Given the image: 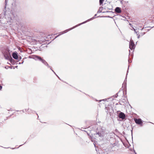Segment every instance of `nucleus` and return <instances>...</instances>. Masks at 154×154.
<instances>
[{"label":"nucleus","mask_w":154,"mask_h":154,"mask_svg":"<svg viewBox=\"0 0 154 154\" xmlns=\"http://www.w3.org/2000/svg\"><path fill=\"white\" fill-rule=\"evenodd\" d=\"M1 51L4 58H12L11 51L9 47L7 46H4L1 48Z\"/></svg>","instance_id":"nucleus-1"},{"label":"nucleus","mask_w":154,"mask_h":154,"mask_svg":"<svg viewBox=\"0 0 154 154\" xmlns=\"http://www.w3.org/2000/svg\"><path fill=\"white\" fill-rule=\"evenodd\" d=\"M34 59H35V60H39V61H41L46 66H47L48 67H50V69L58 77V78H59V77L55 73L54 71V70L52 69L51 67L48 66V63H47V62L45 60H44L43 58H37V59H36L35 58H34Z\"/></svg>","instance_id":"nucleus-2"},{"label":"nucleus","mask_w":154,"mask_h":154,"mask_svg":"<svg viewBox=\"0 0 154 154\" xmlns=\"http://www.w3.org/2000/svg\"><path fill=\"white\" fill-rule=\"evenodd\" d=\"M5 59H8V60H10V62H11V63L12 64H14L16 63L17 61H16L14 59L17 60H20L22 58H14V59H13V58H5Z\"/></svg>","instance_id":"nucleus-3"},{"label":"nucleus","mask_w":154,"mask_h":154,"mask_svg":"<svg viewBox=\"0 0 154 154\" xmlns=\"http://www.w3.org/2000/svg\"><path fill=\"white\" fill-rule=\"evenodd\" d=\"M129 48L131 50H133L135 48V44L133 40H131L130 41Z\"/></svg>","instance_id":"nucleus-4"},{"label":"nucleus","mask_w":154,"mask_h":154,"mask_svg":"<svg viewBox=\"0 0 154 154\" xmlns=\"http://www.w3.org/2000/svg\"><path fill=\"white\" fill-rule=\"evenodd\" d=\"M134 120L136 124L140 125L141 126L142 125V122L141 119H135Z\"/></svg>","instance_id":"nucleus-5"},{"label":"nucleus","mask_w":154,"mask_h":154,"mask_svg":"<svg viewBox=\"0 0 154 154\" xmlns=\"http://www.w3.org/2000/svg\"><path fill=\"white\" fill-rule=\"evenodd\" d=\"M119 116L120 118L122 119L123 120L125 119V115L124 113L121 112L119 113Z\"/></svg>","instance_id":"nucleus-6"},{"label":"nucleus","mask_w":154,"mask_h":154,"mask_svg":"<svg viewBox=\"0 0 154 154\" xmlns=\"http://www.w3.org/2000/svg\"><path fill=\"white\" fill-rule=\"evenodd\" d=\"M12 56L13 58H18V53L17 52L15 51L12 53Z\"/></svg>","instance_id":"nucleus-7"},{"label":"nucleus","mask_w":154,"mask_h":154,"mask_svg":"<svg viewBox=\"0 0 154 154\" xmlns=\"http://www.w3.org/2000/svg\"><path fill=\"white\" fill-rule=\"evenodd\" d=\"M115 11L118 13H120L121 12V10L120 8L119 7H116L115 9Z\"/></svg>","instance_id":"nucleus-8"},{"label":"nucleus","mask_w":154,"mask_h":154,"mask_svg":"<svg viewBox=\"0 0 154 154\" xmlns=\"http://www.w3.org/2000/svg\"><path fill=\"white\" fill-rule=\"evenodd\" d=\"M96 134H98L99 137H103V131H100L98 133H97Z\"/></svg>","instance_id":"nucleus-9"},{"label":"nucleus","mask_w":154,"mask_h":154,"mask_svg":"<svg viewBox=\"0 0 154 154\" xmlns=\"http://www.w3.org/2000/svg\"><path fill=\"white\" fill-rule=\"evenodd\" d=\"M128 74V73H127L126 76V78L125 79V81L122 84V86H124V87H126V79H127V75Z\"/></svg>","instance_id":"nucleus-10"},{"label":"nucleus","mask_w":154,"mask_h":154,"mask_svg":"<svg viewBox=\"0 0 154 154\" xmlns=\"http://www.w3.org/2000/svg\"><path fill=\"white\" fill-rule=\"evenodd\" d=\"M103 8V7H100L99 8V10L97 11V13H100L102 12V11H100L101 9H102Z\"/></svg>","instance_id":"nucleus-11"},{"label":"nucleus","mask_w":154,"mask_h":154,"mask_svg":"<svg viewBox=\"0 0 154 154\" xmlns=\"http://www.w3.org/2000/svg\"><path fill=\"white\" fill-rule=\"evenodd\" d=\"M104 0H99V3L100 5H101L103 3Z\"/></svg>","instance_id":"nucleus-12"},{"label":"nucleus","mask_w":154,"mask_h":154,"mask_svg":"<svg viewBox=\"0 0 154 154\" xmlns=\"http://www.w3.org/2000/svg\"><path fill=\"white\" fill-rule=\"evenodd\" d=\"M28 58H32L30 56H29ZM32 58H41V57H40L38 56H35L33 57Z\"/></svg>","instance_id":"nucleus-13"},{"label":"nucleus","mask_w":154,"mask_h":154,"mask_svg":"<svg viewBox=\"0 0 154 154\" xmlns=\"http://www.w3.org/2000/svg\"><path fill=\"white\" fill-rule=\"evenodd\" d=\"M128 60L129 63H131L132 62V60L131 59V58L128 59Z\"/></svg>","instance_id":"nucleus-14"},{"label":"nucleus","mask_w":154,"mask_h":154,"mask_svg":"<svg viewBox=\"0 0 154 154\" xmlns=\"http://www.w3.org/2000/svg\"><path fill=\"white\" fill-rule=\"evenodd\" d=\"M145 34V32L141 33H140V36H143V35Z\"/></svg>","instance_id":"nucleus-15"},{"label":"nucleus","mask_w":154,"mask_h":154,"mask_svg":"<svg viewBox=\"0 0 154 154\" xmlns=\"http://www.w3.org/2000/svg\"><path fill=\"white\" fill-rule=\"evenodd\" d=\"M120 1V3H121V4L122 5H123V1Z\"/></svg>","instance_id":"nucleus-16"},{"label":"nucleus","mask_w":154,"mask_h":154,"mask_svg":"<svg viewBox=\"0 0 154 154\" xmlns=\"http://www.w3.org/2000/svg\"><path fill=\"white\" fill-rule=\"evenodd\" d=\"M137 35V38H139L140 37V35H138H138Z\"/></svg>","instance_id":"nucleus-17"},{"label":"nucleus","mask_w":154,"mask_h":154,"mask_svg":"<svg viewBox=\"0 0 154 154\" xmlns=\"http://www.w3.org/2000/svg\"><path fill=\"white\" fill-rule=\"evenodd\" d=\"M135 33L137 34V35H138V34L137 33V32L136 31V30L134 31Z\"/></svg>","instance_id":"nucleus-18"},{"label":"nucleus","mask_w":154,"mask_h":154,"mask_svg":"<svg viewBox=\"0 0 154 154\" xmlns=\"http://www.w3.org/2000/svg\"><path fill=\"white\" fill-rule=\"evenodd\" d=\"M106 109L107 110H108V109H109V108L108 107H106Z\"/></svg>","instance_id":"nucleus-19"},{"label":"nucleus","mask_w":154,"mask_h":154,"mask_svg":"<svg viewBox=\"0 0 154 154\" xmlns=\"http://www.w3.org/2000/svg\"><path fill=\"white\" fill-rule=\"evenodd\" d=\"M2 87L1 85H0V90H1L2 89Z\"/></svg>","instance_id":"nucleus-20"},{"label":"nucleus","mask_w":154,"mask_h":154,"mask_svg":"<svg viewBox=\"0 0 154 154\" xmlns=\"http://www.w3.org/2000/svg\"><path fill=\"white\" fill-rule=\"evenodd\" d=\"M23 61L21 63H20V62H19V64H20L23 63Z\"/></svg>","instance_id":"nucleus-21"},{"label":"nucleus","mask_w":154,"mask_h":154,"mask_svg":"<svg viewBox=\"0 0 154 154\" xmlns=\"http://www.w3.org/2000/svg\"><path fill=\"white\" fill-rule=\"evenodd\" d=\"M59 35H57V36H56V37H55V38H54V39H55V38H57L58 36H59Z\"/></svg>","instance_id":"nucleus-22"},{"label":"nucleus","mask_w":154,"mask_h":154,"mask_svg":"<svg viewBox=\"0 0 154 154\" xmlns=\"http://www.w3.org/2000/svg\"><path fill=\"white\" fill-rule=\"evenodd\" d=\"M133 30L135 31L136 30L135 29H134V28H133Z\"/></svg>","instance_id":"nucleus-23"},{"label":"nucleus","mask_w":154,"mask_h":154,"mask_svg":"<svg viewBox=\"0 0 154 154\" xmlns=\"http://www.w3.org/2000/svg\"><path fill=\"white\" fill-rule=\"evenodd\" d=\"M64 32V33H65L66 32H65V31ZM61 34H63V33L62 32H61Z\"/></svg>","instance_id":"nucleus-24"},{"label":"nucleus","mask_w":154,"mask_h":154,"mask_svg":"<svg viewBox=\"0 0 154 154\" xmlns=\"http://www.w3.org/2000/svg\"><path fill=\"white\" fill-rule=\"evenodd\" d=\"M119 1H123L124 0H119Z\"/></svg>","instance_id":"nucleus-25"},{"label":"nucleus","mask_w":154,"mask_h":154,"mask_svg":"<svg viewBox=\"0 0 154 154\" xmlns=\"http://www.w3.org/2000/svg\"><path fill=\"white\" fill-rule=\"evenodd\" d=\"M96 15H97V14H95V15H94V16H95H95H96Z\"/></svg>","instance_id":"nucleus-26"},{"label":"nucleus","mask_w":154,"mask_h":154,"mask_svg":"<svg viewBox=\"0 0 154 154\" xmlns=\"http://www.w3.org/2000/svg\"><path fill=\"white\" fill-rule=\"evenodd\" d=\"M94 17H93V18H91V19H94Z\"/></svg>","instance_id":"nucleus-27"},{"label":"nucleus","mask_w":154,"mask_h":154,"mask_svg":"<svg viewBox=\"0 0 154 154\" xmlns=\"http://www.w3.org/2000/svg\"><path fill=\"white\" fill-rule=\"evenodd\" d=\"M7 0H5V2L6 3Z\"/></svg>","instance_id":"nucleus-28"},{"label":"nucleus","mask_w":154,"mask_h":154,"mask_svg":"<svg viewBox=\"0 0 154 154\" xmlns=\"http://www.w3.org/2000/svg\"><path fill=\"white\" fill-rule=\"evenodd\" d=\"M129 66H128V69L129 68Z\"/></svg>","instance_id":"nucleus-29"},{"label":"nucleus","mask_w":154,"mask_h":154,"mask_svg":"<svg viewBox=\"0 0 154 154\" xmlns=\"http://www.w3.org/2000/svg\"><path fill=\"white\" fill-rule=\"evenodd\" d=\"M128 72V70L127 71V72Z\"/></svg>","instance_id":"nucleus-30"}]
</instances>
